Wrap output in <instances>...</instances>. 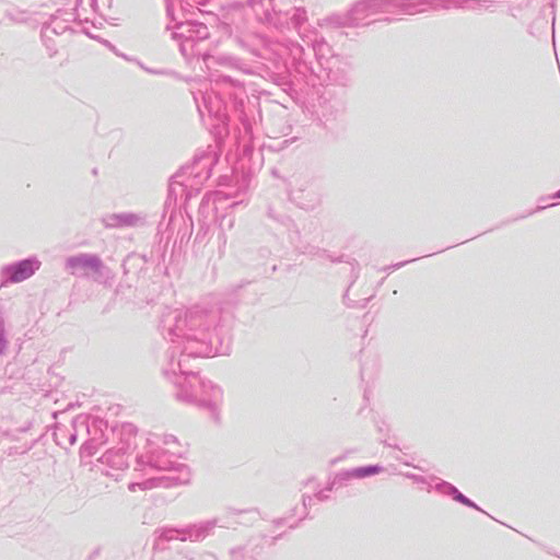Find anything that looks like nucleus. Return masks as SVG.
Masks as SVG:
<instances>
[{"mask_svg":"<svg viewBox=\"0 0 560 560\" xmlns=\"http://www.w3.org/2000/svg\"><path fill=\"white\" fill-rule=\"evenodd\" d=\"M35 269L36 267L34 262L24 260L13 268L11 280L13 282H21L30 278L34 273Z\"/></svg>","mask_w":560,"mask_h":560,"instance_id":"1","label":"nucleus"},{"mask_svg":"<svg viewBox=\"0 0 560 560\" xmlns=\"http://www.w3.org/2000/svg\"><path fill=\"white\" fill-rule=\"evenodd\" d=\"M381 471V468L377 466H369V467H360L354 469L351 475L357 478H364L371 475H375Z\"/></svg>","mask_w":560,"mask_h":560,"instance_id":"2","label":"nucleus"},{"mask_svg":"<svg viewBox=\"0 0 560 560\" xmlns=\"http://www.w3.org/2000/svg\"><path fill=\"white\" fill-rule=\"evenodd\" d=\"M558 197H560V191L558 192Z\"/></svg>","mask_w":560,"mask_h":560,"instance_id":"3","label":"nucleus"}]
</instances>
